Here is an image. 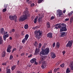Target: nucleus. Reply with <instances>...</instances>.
Returning a JSON list of instances; mask_svg holds the SVG:
<instances>
[{
	"label": "nucleus",
	"instance_id": "1",
	"mask_svg": "<svg viewBox=\"0 0 73 73\" xmlns=\"http://www.w3.org/2000/svg\"><path fill=\"white\" fill-rule=\"evenodd\" d=\"M58 27L60 29V32H62L67 31L66 25L64 23H58Z\"/></svg>",
	"mask_w": 73,
	"mask_h": 73
},
{
	"label": "nucleus",
	"instance_id": "2",
	"mask_svg": "<svg viewBox=\"0 0 73 73\" xmlns=\"http://www.w3.org/2000/svg\"><path fill=\"white\" fill-rule=\"evenodd\" d=\"M23 13H24V15L23 17H20L19 19V21H24L27 19V17H30V14L28 11H26L23 12Z\"/></svg>",
	"mask_w": 73,
	"mask_h": 73
},
{
	"label": "nucleus",
	"instance_id": "3",
	"mask_svg": "<svg viewBox=\"0 0 73 73\" xmlns=\"http://www.w3.org/2000/svg\"><path fill=\"white\" fill-rule=\"evenodd\" d=\"M42 33V32L40 31V30L38 31H36L34 32V34L35 35V37L37 38L38 39H40V36H41V35Z\"/></svg>",
	"mask_w": 73,
	"mask_h": 73
},
{
	"label": "nucleus",
	"instance_id": "4",
	"mask_svg": "<svg viewBox=\"0 0 73 73\" xmlns=\"http://www.w3.org/2000/svg\"><path fill=\"white\" fill-rule=\"evenodd\" d=\"M9 19L11 20H14L15 22H17V16L16 15H14L13 16L11 15L9 16Z\"/></svg>",
	"mask_w": 73,
	"mask_h": 73
},
{
	"label": "nucleus",
	"instance_id": "5",
	"mask_svg": "<svg viewBox=\"0 0 73 73\" xmlns=\"http://www.w3.org/2000/svg\"><path fill=\"white\" fill-rule=\"evenodd\" d=\"M63 13L62 12V11L60 10H58L57 11V15L58 17H61Z\"/></svg>",
	"mask_w": 73,
	"mask_h": 73
},
{
	"label": "nucleus",
	"instance_id": "6",
	"mask_svg": "<svg viewBox=\"0 0 73 73\" xmlns=\"http://www.w3.org/2000/svg\"><path fill=\"white\" fill-rule=\"evenodd\" d=\"M73 41L72 40H70L66 45V47H72V44H73Z\"/></svg>",
	"mask_w": 73,
	"mask_h": 73
},
{
	"label": "nucleus",
	"instance_id": "7",
	"mask_svg": "<svg viewBox=\"0 0 73 73\" xmlns=\"http://www.w3.org/2000/svg\"><path fill=\"white\" fill-rule=\"evenodd\" d=\"M43 51L44 52L45 55H46V54H48V53H49V52H50L49 51V48H45Z\"/></svg>",
	"mask_w": 73,
	"mask_h": 73
},
{
	"label": "nucleus",
	"instance_id": "8",
	"mask_svg": "<svg viewBox=\"0 0 73 73\" xmlns=\"http://www.w3.org/2000/svg\"><path fill=\"white\" fill-rule=\"evenodd\" d=\"M12 47L11 46L10 44L8 45L7 47V50L8 53H11V49H12Z\"/></svg>",
	"mask_w": 73,
	"mask_h": 73
},
{
	"label": "nucleus",
	"instance_id": "9",
	"mask_svg": "<svg viewBox=\"0 0 73 73\" xmlns=\"http://www.w3.org/2000/svg\"><path fill=\"white\" fill-rule=\"evenodd\" d=\"M46 62L44 61L42 63L41 68H42L43 69H44L46 67Z\"/></svg>",
	"mask_w": 73,
	"mask_h": 73
},
{
	"label": "nucleus",
	"instance_id": "10",
	"mask_svg": "<svg viewBox=\"0 0 73 73\" xmlns=\"http://www.w3.org/2000/svg\"><path fill=\"white\" fill-rule=\"evenodd\" d=\"M4 28H2L1 29V34L3 35V34H7L8 32L7 31L5 32V31H4Z\"/></svg>",
	"mask_w": 73,
	"mask_h": 73
},
{
	"label": "nucleus",
	"instance_id": "11",
	"mask_svg": "<svg viewBox=\"0 0 73 73\" xmlns=\"http://www.w3.org/2000/svg\"><path fill=\"white\" fill-rule=\"evenodd\" d=\"M9 37V34H4L3 36V39L4 41H6V39Z\"/></svg>",
	"mask_w": 73,
	"mask_h": 73
},
{
	"label": "nucleus",
	"instance_id": "12",
	"mask_svg": "<svg viewBox=\"0 0 73 73\" xmlns=\"http://www.w3.org/2000/svg\"><path fill=\"white\" fill-rule=\"evenodd\" d=\"M40 52V49H38L37 48H36L35 52V55H38L39 54Z\"/></svg>",
	"mask_w": 73,
	"mask_h": 73
},
{
	"label": "nucleus",
	"instance_id": "13",
	"mask_svg": "<svg viewBox=\"0 0 73 73\" xmlns=\"http://www.w3.org/2000/svg\"><path fill=\"white\" fill-rule=\"evenodd\" d=\"M51 57L52 58H54L56 57L55 53L53 52H51L50 53Z\"/></svg>",
	"mask_w": 73,
	"mask_h": 73
},
{
	"label": "nucleus",
	"instance_id": "14",
	"mask_svg": "<svg viewBox=\"0 0 73 73\" xmlns=\"http://www.w3.org/2000/svg\"><path fill=\"white\" fill-rule=\"evenodd\" d=\"M53 34L52 33H49L47 34V37H49V38H52L53 37Z\"/></svg>",
	"mask_w": 73,
	"mask_h": 73
},
{
	"label": "nucleus",
	"instance_id": "15",
	"mask_svg": "<svg viewBox=\"0 0 73 73\" xmlns=\"http://www.w3.org/2000/svg\"><path fill=\"white\" fill-rule=\"evenodd\" d=\"M69 66L71 70H73V62H71Z\"/></svg>",
	"mask_w": 73,
	"mask_h": 73
},
{
	"label": "nucleus",
	"instance_id": "16",
	"mask_svg": "<svg viewBox=\"0 0 73 73\" xmlns=\"http://www.w3.org/2000/svg\"><path fill=\"white\" fill-rule=\"evenodd\" d=\"M60 35V36L61 37H65V36H66V33L65 32H62L61 33Z\"/></svg>",
	"mask_w": 73,
	"mask_h": 73
},
{
	"label": "nucleus",
	"instance_id": "17",
	"mask_svg": "<svg viewBox=\"0 0 73 73\" xmlns=\"http://www.w3.org/2000/svg\"><path fill=\"white\" fill-rule=\"evenodd\" d=\"M46 58H47V56H42L40 57V60L42 61H44V60H45Z\"/></svg>",
	"mask_w": 73,
	"mask_h": 73
},
{
	"label": "nucleus",
	"instance_id": "18",
	"mask_svg": "<svg viewBox=\"0 0 73 73\" xmlns=\"http://www.w3.org/2000/svg\"><path fill=\"white\" fill-rule=\"evenodd\" d=\"M36 61V58H33L30 61V62L32 64H33L35 62V61Z\"/></svg>",
	"mask_w": 73,
	"mask_h": 73
},
{
	"label": "nucleus",
	"instance_id": "19",
	"mask_svg": "<svg viewBox=\"0 0 73 73\" xmlns=\"http://www.w3.org/2000/svg\"><path fill=\"white\" fill-rule=\"evenodd\" d=\"M50 23L49 22H48L46 23V25L47 28H50Z\"/></svg>",
	"mask_w": 73,
	"mask_h": 73
},
{
	"label": "nucleus",
	"instance_id": "20",
	"mask_svg": "<svg viewBox=\"0 0 73 73\" xmlns=\"http://www.w3.org/2000/svg\"><path fill=\"white\" fill-rule=\"evenodd\" d=\"M45 52H44V51H42L40 52V56H43V55H45Z\"/></svg>",
	"mask_w": 73,
	"mask_h": 73
},
{
	"label": "nucleus",
	"instance_id": "21",
	"mask_svg": "<svg viewBox=\"0 0 73 73\" xmlns=\"http://www.w3.org/2000/svg\"><path fill=\"white\" fill-rule=\"evenodd\" d=\"M16 65H13L11 67L12 70H14L16 69Z\"/></svg>",
	"mask_w": 73,
	"mask_h": 73
},
{
	"label": "nucleus",
	"instance_id": "22",
	"mask_svg": "<svg viewBox=\"0 0 73 73\" xmlns=\"http://www.w3.org/2000/svg\"><path fill=\"white\" fill-rule=\"evenodd\" d=\"M25 39H26V41H27L28 40V38L29 37V34H26L25 36Z\"/></svg>",
	"mask_w": 73,
	"mask_h": 73
},
{
	"label": "nucleus",
	"instance_id": "23",
	"mask_svg": "<svg viewBox=\"0 0 73 73\" xmlns=\"http://www.w3.org/2000/svg\"><path fill=\"white\" fill-rule=\"evenodd\" d=\"M3 40L2 39L1 37L0 36V44L1 45L3 44Z\"/></svg>",
	"mask_w": 73,
	"mask_h": 73
},
{
	"label": "nucleus",
	"instance_id": "24",
	"mask_svg": "<svg viewBox=\"0 0 73 73\" xmlns=\"http://www.w3.org/2000/svg\"><path fill=\"white\" fill-rule=\"evenodd\" d=\"M71 72L70 70L69 69V68H67L66 69V73H70Z\"/></svg>",
	"mask_w": 73,
	"mask_h": 73
},
{
	"label": "nucleus",
	"instance_id": "25",
	"mask_svg": "<svg viewBox=\"0 0 73 73\" xmlns=\"http://www.w3.org/2000/svg\"><path fill=\"white\" fill-rule=\"evenodd\" d=\"M42 18L41 17H39L38 19V23H40L41 22V21L42 20Z\"/></svg>",
	"mask_w": 73,
	"mask_h": 73
},
{
	"label": "nucleus",
	"instance_id": "26",
	"mask_svg": "<svg viewBox=\"0 0 73 73\" xmlns=\"http://www.w3.org/2000/svg\"><path fill=\"white\" fill-rule=\"evenodd\" d=\"M60 42H57V43H56V46L57 48H60Z\"/></svg>",
	"mask_w": 73,
	"mask_h": 73
},
{
	"label": "nucleus",
	"instance_id": "27",
	"mask_svg": "<svg viewBox=\"0 0 73 73\" xmlns=\"http://www.w3.org/2000/svg\"><path fill=\"white\" fill-rule=\"evenodd\" d=\"M6 73H11V69L9 68L6 70Z\"/></svg>",
	"mask_w": 73,
	"mask_h": 73
},
{
	"label": "nucleus",
	"instance_id": "28",
	"mask_svg": "<svg viewBox=\"0 0 73 73\" xmlns=\"http://www.w3.org/2000/svg\"><path fill=\"white\" fill-rule=\"evenodd\" d=\"M41 45H42V44L41 43H39L38 45V49H39L40 50V48H41Z\"/></svg>",
	"mask_w": 73,
	"mask_h": 73
},
{
	"label": "nucleus",
	"instance_id": "29",
	"mask_svg": "<svg viewBox=\"0 0 73 73\" xmlns=\"http://www.w3.org/2000/svg\"><path fill=\"white\" fill-rule=\"evenodd\" d=\"M6 53H5V52H2V57H4L5 56V54Z\"/></svg>",
	"mask_w": 73,
	"mask_h": 73
},
{
	"label": "nucleus",
	"instance_id": "30",
	"mask_svg": "<svg viewBox=\"0 0 73 73\" xmlns=\"http://www.w3.org/2000/svg\"><path fill=\"white\" fill-rule=\"evenodd\" d=\"M34 45L35 47H36L37 46V42L36 41H35V42L34 43Z\"/></svg>",
	"mask_w": 73,
	"mask_h": 73
},
{
	"label": "nucleus",
	"instance_id": "31",
	"mask_svg": "<svg viewBox=\"0 0 73 73\" xmlns=\"http://www.w3.org/2000/svg\"><path fill=\"white\" fill-rule=\"evenodd\" d=\"M73 21V17L72 16L70 19V23H72Z\"/></svg>",
	"mask_w": 73,
	"mask_h": 73
},
{
	"label": "nucleus",
	"instance_id": "32",
	"mask_svg": "<svg viewBox=\"0 0 73 73\" xmlns=\"http://www.w3.org/2000/svg\"><path fill=\"white\" fill-rule=\"evenodd\" d=\"M73 12L72 11L70 13H68V16H70L72 15V14H73Z\"/></svg>",
	"mask_w": 73,
	"mask_h": 73
},
{
	"label": "nucleus",
	"instance_id": "33",
	"mask_svg": "<svg viewBox=\"0 0 73 73\" xmlns=\"http://www.w3.org/2000/svg\"><path fill=\"white\" fill-rule=\"evenodd\" d=\"M28 25L27 24L25 25L24 26L25 29H28Z\"/></svg>",
	"mask_w": 73,
	"mask_h": 73
},
{
	"label": "nucleus",
	"instance_id": "34",
	"mask_svg": "<svg viewBox=\"0 0 73 73\" xmlns=\"http://www.w3.org/2000/svg\"><path fill=\"white\" fill-rule=\"evenodd\" d=\"M37 18L36 17L35 19H34V23L35 24H36L37 23Z\"/></svg>",
	"mask_w": 73,
	"mask_h": 73
},
{
	"label": "nucleus",
	"instance_id": "35",
	"mask_svg": "<svg viewBox=\"0 0 73 73\" xmlns=\"http://www.w3.org/2000/svg\"><path fill=\"white\" fill-rule=\"evenodd\" d=\"M26 40V39H25V38H24L22 40V42L23 44H25V42Z\"/></svg>",
	"mask_w": 73,
	"mask_h": 73
},
{
	"label": "nucleus",
	"instance_id": "36",
	"mask_svg": "<svg viewBox=\"0 0 73 73\" xmlns=\"http://www.w3.org/2000/svg\"><path fill=\"white\" fill-rule=\"evenodd\" d=\"M64 66H65V64L64 63H62V64L60 65V66L62 68H64Z\"/></svg>",
	"mask_w": 73,
	"mask_h": 73
},
{
	"label": "nucleus",
	"instance_id": "37",
	"mask_svg": "<svg viewBox=\"0 0 73 73\" xmlns=\"http://www.w3.org/2000/svg\"><path fill=\"white\" fill-rule=\"evenodd\" d=\"M13 58V56L12 55H10V56L9 60H12Z\"/></svg>",
	"mask_w": 73,
	"mask_h": 73
},
{
	"label": "nucleus",
	"instance_id": "38",
	"mask_svg": "<svg viewBox=\"0 0 73 73\" xmlns=\"http://www.w3.org/2000/svg\"><path fill=\"white\" fill-rule=\"evenodd\" d=\"M17 49L16 48H13L12 50V53H13V52H14V51H16Z\"/></svg>",
	"mask_w": 73,
	"mask_h": 73
},
{
	"label": "nucleus",
	"instance_id": "39",
	"mask_svg": "<svg viewBox=\"0 0 73 73\" xmlns=\"http://www.w3.org/2000/svg\"><path fill=\"white\" fill-rule=\"evenodd\" d=\"M7 11V8H5V9H4L3 10V12H6Z\"/></svg>",
	"mask_w": 73,
	"mask_h": 73
},
{
	"label": "nucleus",
	"instance_id": "40",
	"mask_svg": "<svg viewBox=\"0 0 73 73\" xmlns=\"http://www.w3.org/2000/svg\"><path fill=\"white\" fill-rule=\"evenodd\" d=\"M55 46H56V42H54L52 44V46L53 48H54Z\"/></svg>",
	"mask_w": 73,
	"mask_h": 73
},
{
	"label": "nucleus",
	"instance_id": "41",
	"mask_svg": "<svg viewBox=\"0 0 73 73\" xmlns=\"http://www.w3.org/2000/svg\"><path fill=\"white\" fill-rule=\"evenodd\" d=\"M8 6V5L7 4H5L4 5V8L7 9V8Z\"/></svg>",
	"mask_w": 73,
	"mask_h": 73
},
{
	"label": "nucleus",
	"instance_id": "42",
	"mask_svg": "<svg viewBox=\"0 0 73 73\" xmlns=\"http://www.w3.org/2000/svg\"><path fill=\"white\" fill-rule=\"evenodd\" d=\"M42 1H43V0H38V4L41 3Z\"/></svg>",
	"mask_w": 73,
	"mask_h": 73
},
{
	"label": "nucleus",
	"instance_id": "43",
	"mask_svg": "<svg viewBox=\"0 0 73 73\" xmlns=\"http://www.w3.org/2000/svg\"><path fill=\"white\" fill-rule=\"evenodd\" d=\"M31 7H33L35 6V4L34 3H32L30 5Z\"/></svg>",
	"mask_w": 73,
	"mask_h": 73
},
{
	"label": "nucleus",
	"instance_id": "44",
	"mask_svg": "<svg viewBox=\"0 0 73 73\" xmlns=\"http://www.w3.org/2000/svg\"><path fill=\"white\" fill-rule=\"evenodd\" d=\"M23 45H21L19 46V49H23Z\"/></svg>",
	"mask_w": 73,
	"mask_h": 73
},
{
	"label": "nucleus",
	"instance_id": "45",
	"mask_svg": "<svg viewBox=\"0 0 73 73\" xmlns=\"http://www.w3.org/2000/svg\"><path fill=\"white\" fill-rule=\"evenodd\" d=\"M2 65H3V66L4 65H7V62H5V63H2Z\"/></svg>",
	"mask_w": 73,
	"mask_h": 73
},
{
	"label": "nucleus",
	"instance_id": "46",
	"mask_svg": "<svg viewBox=\"0 0 73 73\" xmlns=\"http://www.w3.org/2000/svg\"><path fill=\"white\" fill-rule=\"evenodd\" d=\"M54 19V17L52 16L50 18V20H53V19Z\"/></svg>",
	"mask_w": 73,
	"mask_h": 73
},
{
	"label": "nucleus",
	"instance_id": "47",
	"mask_svg": "<svg viewBox=\"0 0 73 73\" xmlns=\"http://www.w3.org/2000/svg\"><path fill=\"white\" fill-rule=\"evenodd\" d=\"M32 54H31L30 55H29L28 57V58H29L30 57H32Z\"/></svg>",
	"mask_w": 73,
	"mask_h": 73
},
{
	"label": "nucleus",
	"instance_id": "48",
	"mask_svg": "<svg viewBox=\"0 0 73 73\" xmlns=\"http://www.w3.org/2000/svg\"><path fill=\"white\" fill-rule=\"evenodd\" d=\"M42 60H40L39 62V64H41L42 63Z\"/></svg>",
	"mask_w": 73,
	"mask_h": 73
},
{
	"label": "nucleus",
	"instance_id": "49",
	"mask_svg": "<svg viewBox=\"0 0 73 73\" xmlns=\"http://www.w3.org/2000/svg\"><path fill=\"white\" fill-rule=\"evenodd\" d=\"M25 54V53H24V52H23L21 54V56H24V55Z\"/></svg>",
	"mask_w": 73,
	"mask_h": 73
},
{
	"label": "nucleus",
	"instance_id": "50",
	"mask_svg": "<svg viewBox=\"0 0 73 73\" xmlns=\"http://www.w3.org/2000/svg\"><path fill=\"white\" fill-rule=\"evenodd\" d=\"M62 53L63 54H65V53H66V52H65V51L64 50L62 51Z\"/></svg>",
	"mask_w": 73,
	"mask_h": 73
},
{
	"label": "nucleus",
	"instance_id": "51",
	"mask_svg": "<svg viewBox=\"0 0 73 73\" xmlns=\"http://www.w3.org/2000/svg\"><path fill=\"white\" fill-rule=\"evenodd\" d=\"M21 35H22V36H24V32H22Z\"/></svg>",
	"mask_w": 73,
	"mask_h": 73
},
{
	"label": "nucleus",
	"instance_id": "52",
	"mask_svg": "<svg viewBox=\"0 0 73 73\" xmlns=\"http://www.w3.org/2000/svg\"><path fill=\"white\" fill-rule=\"evenodd\" d=\"M34 62L35 65H38V63H37L36 61H35Z\"/></svg>",
	"mask_w": 73,
	"mask_h": 73
},
{
	"label": "nucleus",
	"instance_id": "53",
	"mask_svg": "<svg viewBox=\"0 0 73 73\" xmlns=\"http://www.w3.org/2000/svg\"><path fill=\"white\" fill-rule=\"evenodd\" d=\"M17 73H21V72L20 71H17Z\"/></svg>",
	"mask_w": 73,
	"mask_h": 73
},
{
	"label": "nucleus",
	"instance_id": "54",
	"mask_svg": "<svg viewBox=\"0 0 73 73\" xmlns=\"http://www.w3.org/2000/svg\"><path fill=\"white\" fill-rule=\"evenodd\" d=\"M19 62H20V61L19 60H18L17 62V65H19Z\"/></svg>",
	"mask_w": 73,
	"mask_h": 73
},
{
	"label": "nucleus",
	"instance_id": "55",
	"mask_svg": "<svg viewBox=\"0 0 73 73\" xmlns=\"http://www.w3.org/2000/svg\"><path fill=\"white\" fill-rule=\"evenodd\" d=\"M69 18H68V19H65V20L66 21H69Z\"/></svg>",
	"mask_w": 73,
	"mask_h": 73
},
{
	"label": "nucleus",
	"instance_id": "56",
	"mask_svg": "<svg viewBox=\"0 0 73 73\" xmlns=\"http://www.w3.org/2000/svg\"><path fill=\"white\" fill-rule=\"evenodd\" d=\"M41 49L42 50V51H44V48H42V47Z\"/></svg>",
	"mask_w": 73,
	"mask_h": 73
},
{
	"label": "nucleus",
	"instance_id": "57",
	"mask_svg": "<svg viewBox=\"0 0 73 73\" xmlns=\"http://www.w3.org/2000/svg\"><path fill=\"white\" fill-rule=\"evenodd\" d=\"M54 29H58V27H56L55 28H54Z\"/></svg>",
	"mask_w": 73,
	"mask_h": 73
},
{
	"label": "nucleus",
	"instance_id": "58",
	"mask_svg": "<svg viewBox=\"0 0 73 73\" xmlns=\"http://www.w3.org/2000/svg\"><path fill=\"white\" fill-rule=\"evenodd\" d=\"M58 24H55V25H54V27H57V26H58Z\"/></svg>",
	"mask_w": 73,
	"mask_h": 73
},
{
	"label": "nucleus",
	"instance_id": "59",
	"mask_svg": "<svg viewBox=\"0 0 73 73\" xmlns=\"http://www.w3.org/2000/svg\"><path fill=\"white\" fill-rule=\"evenodd\" d=\"M54 72H57V70L56 69H54Z\"/></svg>",
	"mask_w": 73,
	"mask_h": 73
},
{
	"label": "nucleus",
	"instance_id": "60",
	"mask_svg": "<svg viewBox=\"0 0 73 73\" xmlns=\"http://www.w3.org/2000/svg\"><path fill=\"white\" fill-rule=\"evenodd\" d=\"M25 9H26V10L25 11H28V10H28V8H26Z\"/></svg>",
	"mask_w": 73,
	"mask_h": 73
},
{
	"label": "nucleus",
	"instance_id": "61",
	"mask_svg": "<svg viewBox=\"0 0 73 73\" xmlns=\"http://www.w3.org/2000/svg\"><path fill=\"white\" fill-rule=\"evenodd\" d=\"M12 31L13 32H15V29H12Z\"/></svg>",
	"mask_w": 73,
	"mask_h": 73
},
{
	"label": "nucleus",
	"instance_id": "62",
	"mask_svg": "<svg viewBox=\"0 0 73 73\" xmlns=\"http://www.w3.org/2000/svg\"><path fill=\"white\" fill-rule=\"evenodd\" d=\"M59 69H60V68H58L57 69H56L57 72L58 71V70H59Z\"/></svg>",
	"mask_w": 73,
	"mask_h": 73
},
{
	"label": "nucleus",
	"instance_id": "63",
	"mask_svg": "<svg viewBox=\"0 0 73 73\" xmlns=\"http://www.w3.org/2000/svg\"><path fill=\"white\" fill-rule=\"evenodd\" d=\"M43 48H45V46H42V47Z\"/></svg>",
	"mask_w": 73,
	"mask_h": 73
},
{
	"label": "nucleus",
	"instance_id": "64",
	"mask_svg": "<svg viewBox=\"0 0 73 73\" xmlns=\"http://www.w3.org/2000/svg\"><path fill=\"white\" fill-rule=\"evenodd\" d=\"M26 56H27L28 55V53H26Z\"/></svg>",
	"mask_w": 73,
	"mask_h": 73
}]
</instances>
